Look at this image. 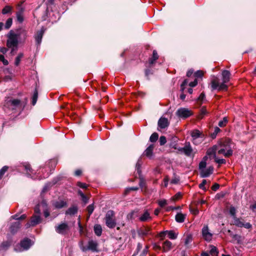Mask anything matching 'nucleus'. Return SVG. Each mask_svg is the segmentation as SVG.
Instances as JSON below:
<instances>
[{
	"label": "nucleus",
	"mask_w": 256,
	"mask_h": 256,
	"mask_svg": "<svg viewBox=\"0 0 256 256\" xmlns=\"http://www.w3.org/2000/svg\"><path fill=\"white\" fill-rule=\"evenodd\" d=\"M158 58V56L156 50H154L152 52V56L149 60V63L150 64H152L154 63L155 61Z\"/></svg>",
	"instance_id": "nucleus-27"
},
{
	"label": "nucleus",
	"mask_w": 256,
	"mask_h": 256,
	"mask_svg": "<svg viewBox=\"0 0 256 256\" xmlns=\"http://www.w3.org/2000/svg\"><path fill=\"white\" fill-rule=\"evenodd\" d=\"M20 226V224L19 221H16L12 224L10 227V230L11 232L14 234L17 232Z\"/></svg>",
	"instance_id": "nucleus-21"
},
{
	"label": "nucleus",
	"mask_w": 256,
	"mask_h": 256,
	"mask_svg": "<svg viewBox=\"0 0 256 256\" xmlns=\"http://www.w3.org/2000/svg\"><path fill=\"white\" fill-rule=\"evenodd\" d=\"M158 204L161 208H164L168 204V202L165 199H162L158 201Z\"/></svg>",
	"instance_id": "nucleus-42"
},
{
	"label": "nucleus",
	"mask_w": 256,
	"mask_h": 256,
	"mask_svg": "<svg viewBox=\"0 0 256 256\" xmlns=\"http://www.w3.org/2000/svg\"><path fill=\"white\" fill-rule=\"evenodd\" d=\"M12 218L16 220H24L26 218V214H22L20 216H18V214H15L12 216Z\"/></svg>",
	"instance_id": "nucleus-48"
},
{
	"label": "nucleus",
	"mask_w": 256,
	"mask_h": 256,
	"mask_svg": "<svg viewBox=\"0 0 256 256\" xmlns=\"http://www.w3.org/2000/svg\"><path fill=\"white\" fill-rule=\"evenodd\" d=\"M44 33V30L42 28L40 30L36 32L34 38L36 44L39 45L41 43L42 40Z\"/></svg>",
	"instance_id": "nucleus-17"
},
{
	"label": "nucleus",
	"mask_w": 256,
	"mask_h": 256,
	"mask_svg": "<svg viewBox=\"0 0 256 256\" xmlns=\"http://www.w3.org/2000/svg\"><path fill=\"white\" fill-rule=\"evenodd\" d=\"M24 166V170H25L26 174L28 176H30L31 174H32V171H33V170H32V168L30 167V166L29 164H25Z\"/></svg>",
	"instance_id": "nucleus-32"
},
{
	"label": "nucleus",
	"mask_w": 256,
	"mask_h": 256,
	"mask_svg": "<svg viewBox=\"0 0 256 256\" xmlns=\"http://www.w3.org/2000/svg\"><path fill=\"white\" fill-rule=\"evenodd\" d=\"M78 193L80 196L84 204H86L88 202V198L86 197L81 190H79Z\"/></svg>",
	"instance_id": "nucleus-43"
},
{
	"label": "nucleus",
	"mask_w": 256,
	"mask_h": 256,
	"mask_svg": "<svg viewBox=\"0 0 256 256\" xmlns=\"http://www.w3.org/2000/svg\"><path fill=\"white\" fill-rule=\"evenodd\" d=\"M176 115L181 118H186L192 114V112L186 108H180L176 112Z\"/></svg>",
	"instance_id": "nucleus-5"
},
{
	"label": "nucleus",
	"mask_w": 256,
	"mask_h": 256,
	"mask_svg": "<svg viewBox=\"0 0 256 256\" xmlns=\"http://www.w3.org/2000/svg\"><path fill=\"white\" fill-rule=\"evenodd\" d=\"M97 246H98L97 242L95 241L92 240H90L88 242V246H82L80 248L82 252H86L88 250H90L92 252H96L97 251Z\"/></svg>",
	"instance_id": "nucleus-7"
},
{
	"label": "nucleus",
	"mask_w": 256,
	"mask_h": 256,
	"mask_svg": "<svg viewBox=\"0 0 256 256\" xmlns=\"http://www.w3.org/2000/svg\"><path fill=\"white\" fill-rule=\"evenodd\" d=\"M232 224L238 227H244L248 229L252 227V225L249 222L244 223L243 220L237 217L233 218Z\"/></svg>",
	"instance_id": "nucleus-6"
},
{
	"label": "nucleus",
	"mask_w": 256,
	"mask_h": 256,
	"mask_svg": "<svg viewBox=\"0 0 256 256\" xmlns=\"http://www.w3.org/2000/svg\"><path fill=\"white\" fill-rule=\"evenodd\" d=\"M169 125L168 120L165 118H161L158 122V126L161 129L167 128Z\"/></svg>",
	"instance_id": "nucleus-15"
},
{
	"label": "nucleus",
	"mask_w": 256,
	"mask_h": 256,
	"mask_svg": "<svg viewBox=\"0 0 256 256\" xmlns=\"http://www.w3.org/2000/svg\"><path fill=\"white\" fill-rule=\"evenodd\" d=\"M94 231L96 235L100 236L102 234V226L99 224L95 225L94 226Z\"/></svg>",
	"instance_id": "nucleus-28"
},
{
	"label": "nucleus",
	"mask_w": 256,
	"mask_h": 256,
	"mask_svg": "<svg viewBox=\"0 0 256 256\" xmlns=\"http://www.w3.org/2000/svg\"><path fill=\"white\" fill-rule=\"evenodd\" d=\"M44 210V216L45 218H48L49 215H50V213L48 211V210H47L46 208H44V209L43 210Z\"/></svg>",
	"instance_id": "nucleus-62"
},
{
	"label": "nucleus",
	"mask_w": 256,
	"mask_h": 256,
	"mask_svg": "<svg viewBox=\"0 0 256 256\" xmlns=\"http://www.w3.org/2000/svg\"><path fill=\"white\" fill-rule=\"evenodd\" d=\"M167 234H168V237L170 239L175 240L177 238L178 234L172 230L167 231Z\"/></svg>",
	"instance_id": "nucleus-34"
},
{
	"label": "nucleus",
	"mask_w": 256,
	"mask_h": 256,
	"mask_svg": "<svg viewBox=\"0 0 256 256\" xmlns=\"http://www.w3.org/2000/svg\"><path fill=\"white\" fill-rule=\"evenodd\" d=\"M227 122H228L227 118H226L224 117V118L222 120H220L219 122L218 126L220 127H224L226 125Z\"/></svg>",
	"instance_id": "nucleus-49"
},
{
	"label": "nucleus",
	"mask_w": 256,
	"mask_h": 256,
	"mask_svg": "<svg viewBox=\"0 0 256 256\" xmlns=\"http://www.w3.org/2000/svg\"><path fill=\"white\" fill-rule=\"evenodd\" d=\"M41 221V218L40 215L35 214L31 218L30 222H27L26 224V228L30 227V226H34L38 224Z\"/></svg>",
	"instance_id": "nucleus-12"
},
{
	"label": "nucleus",
	"mask_w": 256,
	"mask_h": 256,
	"mask_svg": "<svg viewBox=\"0 0 256 256\" xmlns=\"http://www.w3.org/2000/svg\"><path fill=\"white\" fill-rule=\"evenodd\" d=\"M154 148V144H151L145 150V151L144 152V154L148 158H151L152 155V152H153Z\"/></svg>",
	"instance_id": "nucleus-19"
},
{
	"label": "nucleus",
	"mask_w": 256,
	"mask_h": 256,
	"mask_svg": "<svg viewBox=\"0 0 256 256\" xmlns=\"http://www.w3.org/2000/svg\"><path fill=\"white\" fill-rule=\"evenodd\" d=\"M220 187V186L218 184H214L212 187V189L213 190H216Z\"/></svg>",
	"instance_id": "nucleus-63"
},
{
	"label": "nucleus",
	"mask_w": 256,
	"mask_h": 256,
	"mask_svg": "<svg viewBox=\"0 0 256 256\" xmlns=\"http://www.w3.org/2000/svg\"><path fill=\"white\" fill-rule=\"evenodd\" d=\"M220 131V130L218 127L214 128V132L212 134L211 136L212 138H216L217 134Z\"/></svg>",
	"instance_id": "nucleus-52"
},
{
	"label": "nucleus",
	"mask_w": 256,
	"mask_h": 256,
	"mask_svg": "<svg viewBox=\"0 0 256 256\" xmlns=\"http://www.w3.org/2000/svg\"><path fill=\"white\" fill-rule=\"evenodd\" d=\"M186 218V214H183L181 212H178L176 214L175 219L178 222L182 223L184 222Z\"/></svg>",
	"instance_id": "nucleus-25"
},
{
	"label": "nucleus",
	"mask_w": 256,
	"mask_h": 256,
	"mask_svg": "<svg viewBox=\"0 0 256 256\" xmlns=\"http://www.w3.org/2000/svg\"><path fill=\"white\" fill-rule=\"evenodd\" d=\"M206 166V161L202 160L199 164V169L200 172L205 168Z\"/></svg>",
	"instance_id": "nucleus-51"
},
{
	"label": "nucleus",
	"mask_w": 256,
	"mask_h": 256,
	"mask_svg": "<svg viewBox=\"0 0 256 256\" xmlns=\"http://www.w3.org/2000/svg\"><path fill=\"white\" fill-rule=\"evenodd\" d=\"M206 180H203L202 182L199 185L200 188L202 190L204 189V186L206 184Z\"/></svg>",
	"instance_id": "nucleus-59"
},
{
	"label": "nucleus",
	"mask_w": 256,
	"mask_h": 256,
	"mask_svg": "<svg viewBox=\"0 0 256 256\" xmlns=\"http://www.w3.org/2000/svg\"><path fill=\"white\" fill-rule=\"evenodd\" d=\"M138 233L139 236L144 237L151 234V228L148 226H143L138 229Z\"/></svg>",
	"instance_id": "nucleus-11"
},
{
	"label": "nucleus",
	"mask_w": 256,
	"mask_h": 256,
	"mask_svg": "<svg viewBox=\"0 0 256 256\" xmlns=\"http://www.w3.org/2000/svg\"><path fill=\"white\" fill-rule=\"evenodd\" d=\"M210 254L212 256H217L218 253L217 248L214 246H210Z\"/></svg>",
	"instance_id": "nucleus-30"
},
{
	"label": "nucleus",
	"mask_w": 256,
	"mask_h": 256,
	"mask_svg": "<svg viewBox=\"0 0 256 256\" xmlns=\"http://www.w3.org/2000/svg\"><path fill=\"white\" fill-rule=\"evenodd\" d=\"M203 74L204 73L202 70H198L194 74V76L196 78H201Z\"/></svg>",
	"instance_id": "nucleus-57"
},
{
	"label": "nucleus",
	"mask_w": 256,
	"mask_h": 256,
	"mask_svg": "<svg viewBox=\"0 0 256 256\" xmlns=\"http://www.w3.org/2000/svg\"><path fill=\"white\" fill-rule=\"evenodd\" d=\"M16 15L18 21L22 23L24 21V16L22 11H18Z\"/></svg>",
	"instance_id": "nucleus-33"
},
{
	"label": "nucleus",
	"mask_w": 256,
	"mask_h": 256,
	"mask_svg": "<svg viewBox=\"0 0 256 256\" xmlns=\"http://www.w3.org/2000/svg\"><path fill=\"white\" fill-rule=\"evenodd\" d=\"M230 73L227 70H224L222 72V82L220 83L219 79L217 77H214L211 80V87L212 90H226L228 86L226 84L230 79Z\"/></svg>",
	"instance_id": "nucleus-2"
},
{
	"label": "nucleus",
	"mask_w": 256,
	"mask_h": 256,
	"mask_svg": "<svg viewBox=\"0 0 256 256\" xmlns=\"http://www.w3.org/2000/svg\"><path fill=\"white\" fill-rule=\"evenodd\" d=\"M214 161L216 162L219 165L222 164H225L226 163V160L224 158H218L216 156H214Z\"/></svg>",
	"instance_id": "nucleus-41"
},
{
	"label": "nucleus",
	"mask_w": 256,
	"mask_h": 256,
	"mask_svg": "<svg viewBox=\"0 0 256 256\" xmlns=\"http://www.w3.org/2000/svg\"><path fill=\"white\" fill-rule=\"evenodd\" d=\"M38 92L37 90L36 89L34 92L32 98V104L33 106L35 105V104H36L37 100H38Z\"/></svg>",
	"instance_id": "nucleus-37"
},
{
	"label": "nucleus",
	"mask_w": 256,
	"mask_h": 256,
	"mask_svg": "<svg viewBox=\"0 0 256 256\" xmlns=\"http://www.w3.org/2000/svg\"><path fill=\"white\" fill-rule=\"evenodd\" d=\"M158 138V134L156 132L153 133L150 138V140L152 142H156Z\"/></svg>",
	"instance_id": "nucleus-35"
},
{
	"label": "nucleus",
	"mask_w": 256,
	"mask_h": 256,
	"mask_svg": "<svg viewBox=\"0 0 256 256\" xmlns=\"http://www.w3.org/2000/svg\"><path fill=\"white\" fill-rule=\"evenodd\" d=\"M204 140V137L197 138L196 139L194 138V139H192V142L194 144L198 145V144H200L201 142H203Z\"/></svg>",
	"instance_id": "nucleus-46"
},
{
	"label": "nucleus",
	"mask_w": 256,
	"mask_h": 256,
	"mask_svg": "<svg viewBox=\"0 0 256 256\" xmlns=\"http://www.w3.org/2000/svg\"><path fill=\"white\" fill-rule=\"evenodd\" d=\"M78 212V208L76 206H73L70 208L66 212V214L70 215H74Z\"/></svg>",
	"instance_id": "nucleus-26"
},
{
	"label": "nucleus",
	"mask_w": 256,
	"mask_h": 256,
	"mask_svg": "<svg viewBox=\"0 0 256 256\" xmlns=\"http://www.w3.org/2000/svg\"><path fill=\"white\" fill-rule=\"evenodd\" d=\"M172 248V244L168 240H166L162 244V251L164 252H167L170 250Z\"/></svg>",
	"instance_id": "nucleus-22"
},
{
	"label": "nucleus",
	"mask_w": 256,
	"mask_h": 256,
	"mask_svg": "<svg viewBox=\"0 0 256 256\" xmlns=\"http://www.w3.org/2000/svg\"><path fill=\"white\" fill-rule=\"evenodd\" d=\"M153 248L155 250H161V246L157 244H154Z\"/></svg>",
	"instance_id": "nucleus-61"
},
{
	"label": "nucleus",
	"mask_w": 256,
	"mask_h": 256,
	"mask_svg": "<svg viewBox=\"0 0 256 256\" xmlns=\"http://www.w3.org/2000/svg\"><path fill=\"white\" fill-rule=\"evenodd\" d=\"M236 208L232 206H230L229 208V212L230 214L232 216V218H234L236 216Z\"/></svg>",
	"instance_id": "nucleus-38"
},
{
	"label": "nucleus",
	"mask_w": 256,
	"mask_h": 256,
	"mask_svg": "<svg viewBox=\"0 0 256 256\" xmlns=\"http://www.w3.org/2000/svg\"><path fill=\"white\" fill-rule=\"evenodd\" d=\"M0 61L2 62L4 66H7L8 64V60L4 58L2 54H0Z\"/></svg>",
	"instance_id": "nucleus-55"
},
{
	"label": "nucleus",
	"mask_w": 256,
	"mask_h": 256,
	"mask_svg": "<svg viewBox=\"0 0 256 256\" xmlns=\"http://www.w3.org/2000/svg\"><path fill=\"white\" fill-rule=\"evenodd\" d=\"M192 241V236L190 235L187 236L186 238L185 242H184L185 245H186V246L188 245Z\"/></svg>",
	"instance_id": "nucleus-56"
},
{
	"label": "nucleus",
	"mask_w": 256,
	"mask_h": 256,
	"mask_svg": "<svg viewBox=\"0 0 256 256\" xmlns=\"http://www.w3.org/2000/svg\"><path fill=\"white\" fill-rule=\"evenodd\" d=\"M216 146L218 154H222L225 158H230L233 154L234 144L230 138H221L218 141Z\"/></svg>",
	"instance_id": "nucleus-1"
},
{
	"label": "nucleus",
	"mask_w": 256,
	"mask_h": 256,
	"mask_svg": "<svg viewBox=\"0 0 256 256\" xmlns=\"http://www.w3.org/2000/svg\"><path fill=\"white\" fill-rule=\"evenodd\" d=\"M202 235L204 240L207 242H210L212 240V234L210 232L208 226L203 227Z\"/></svg>",
	"instance_id": "nucleus-9"
},
{
	"label": "nucleus",
	"mask_w": 256,
	"mask_h": 256,
	"mask_svg": "<svg viewBox=\"0 0 256 256\" xmlns=\"http://www.w3.org/2000/svg\"><path fill=\"white\" fill-rule=\"evenodd\" d=\"M151 220L152 217L148 210H145L144 213L139 218V220L142 222L150 220Z\"/></svg>",
	"instance_id": "nucleus-16"
},
{
	"label": "nucleus",
	"mask_w": 256,
	"mask_h": 256,
	"mask_svg": "<svg viewBox=\"0 0 256 256\" xmlns=\"http://www.w3.org/2000/svg\"><path fill=\"white\" fill-rule=\"evenodd\" d=\"M159 142L160 146L164 145L166 142V138L164 136H160Z\"/></svg>",
	"instance_id": "nucleus-50"
},
{
	"label": "nucleus",
	"mask_w": 256,
	"mask_h": 256,
	"mask_svg": "<svg viewBox=\"0 0 256 256\" xmlns=\"http://www.w3.org/2000/svg\"><path fill=\"white\" fill-rule=\"evenodd\" d=\"M205 99V94L204 92L201 93L197 99V102L199 105H201Z\"/></svg>",
	"instance_id": "nucleus-36"
},
{
	"label": "nucleus",
	"mask_w": 256,
	"mask_h": 256,
	"mask_svg": "<svg viewBox=\"0 0 256 256\" xmlns=\"http://www.w3.org/2000/svg\"><path fill=\"white\" fill-rule=\"evenodd\" d=\"M192 138H197L204 137V134L198 130H195L192 131L191 133Z\"/></svg>",
	"instance_id": "nucleus-24"
},
{
	"label": "nucleus",
	"mask_w": 256,
	"mask_h": 256,
	"mask_svg": "<svg viewBox=\"0 0 256 256\" xmlns=\"http://www.w3.org/2000/svg\"><path fill=\"white\" fill-rule=\"evenodd\" d=\"M213 172L214 167L212 166H210L207 168L202 170L200 172V176L202 178H206L212 174Z\"/></svg>",
	"instance_id": "nucleus-14"
},
{
	"label": "nucleus",
	"mask_w": 256,
	"mask_h": 256,
	"mask_svg": "<svg viewBox=\"0 0 256 256\" xmlns=\"http://www.w3.org/2000/svg\"><path fill=\"white\" fill-rule=\"evenodd\" d=\"M12 23V18H8L6 21L5 28L6 29H8L11 26Z\"/></svg>",
	"instance_id": "nucleus-47"
},
{
	"label": "nucleus",
	"mask_w": 256,
	"mask_h": 256,
	"mask_svg": "<svg viewBox=\"0 0 256 256\" xmlns=\"http://www.w3.org/2000/svg\"><path fill=\"white\" fill-rule=\"evenodd\" d=\"M198 84V80L196 79H195L194 80V81L192 82H190V84H189V86H190V87H194L195 86H196Z\"/></svg>",
	"instance_id": "nucleus-60"
},
{
	"label": "nucleus",
	"mask_w": 256,
	"mask_h": 256,
	"mask_svg": "<svg viewBox=\"0 0 256 256\" xmlns=\"http://www.w3.org/2000/svg\"><path fill=\"white\" fill-rule=\"evenodd\" d=\"M8 166H3L0 170V180L2 178L6 172L8 170Z\"/></svg>",
	"instance_id": "nucleus-44"
},
{
	"label": "nucleus",
	"mask_w": 256,
	"mask_h": 256,
	"mask_svg": "<svg viewBox=\"0 0 256 256\" xmlns=\"http://www.w3.org/2000/svg\"><path fill=\"white\" fill-rule=\"evenodd\" d=\"M77 186L82 188H86L88 186L86 184L81 182H78L77 183Z\"/></svg>",
	"instance_id": "nucleus-58"
},
{
	"label": "nucleus",
	"mask_w": 256,
	"mask_h": 256,
	"mask_svg": "<svg viewBox=\"0 0 256 256\" xmlns=\"http://www.w3.org/2000/svg\"><path fill=\"white\" fill-rule=\"evenodd\" d=\"M12 105L16 107L20 104V100L18 99H14L10 101Z\"/></svg>",
	"instance_id": "nucleus-53"
},
{
	"label": "nucleus",
	"mask_w": 256,
	"mask_h": 256,
	"mask_svg": "<svg viewBox=\"0 0 256 256\" xmlns=\"http://www.w3.org/2000/svg\"><path fill=\"white\" fill-rule=\"evenodd\" d=\"M12 7L9 6H6L2 10V14H4L10 13L12 10Z\"/></svg>",
	"instance_id": "nucleus-39"
},
{
	"label": "nucleus",
	"mask_w": 256,
	"mask_h": 256,
	"mask_svg": "<svg viewBox=\"0 0 256 256\" xmlns=\"http://www.w3.org/2000/svg\"><path fill=\"white\" fill-rule=\"evenodd\" d=\"M23 56L24 54L22 53H20L18 54V56L16 57L15 60L14 64L16 66H18L20 64V62L22 58H23Z\"/></svg>",
	"instance_id": "nucleus-40"
},
{
	"label": "nucleus",
	"mask_w": 256,
	"mask_h": 256,
	"mask_svg": "<svg viewBox=\"0 0 256 256\" xmlns=\"http://www.w3.org/2000/svg\"><path fill=\"white\" fill-rule=\"evenodd\" d=\"M66 202L64 200H60L56 202L54 204V206L57 208H61L66 206Z\"/></svg>",
	"instance_id": "nucleus-29"
},
{
	"label": "nucleus",
	"mask_w": 256,
	"mask_h": 256,
	"mask_svg": "<svg viewBox=\"0 0 256 256\" xmlns=\"http://www.w3.org/2000/svg\"><path fill=\"white\" fill-rule=\"evenodd\" d=\"M183 153L188 156H191L193 150L190 144V142L186 143L185 146H184V149Z\"/></svg>",
	"instance_id": "nucleus-18"
},
{
	"label": "nucleus",
	"mask_w": 256,
	"mask_h": 256,
	"mask_svg": "<svg viewBox=\"0 0 256 256\" xmlns=\"http://www.w3.org/2000/svg\"><path fill=\"white\" fill-rule=\"evenodd\" d=\"M56 232L64 234L68 230V226L66 223H62L55 227Z\"/></svg>",
	"instance_id": "nucleus-13"
},
{
	"label": "nucleus",
	"mask_w": 256,
	"mask_h": 256,
	"mask_svg": "<svg viewBox=\"0 0 256 256\" xmlns=\"http://www.w3.org/2000/svg\"><path fill=\"white\" fill-rule=\"evenodd\" d=\"M16 34L18 36V38L20 42H24L28 37V32L26 30L20 28L16 31Z\"/></svg>",
	"instance_id": "nucleus-10"
},
{
	"label": "nucleus",
	"mask_w": 256,
	"mask_h": 256,
	"mask_svg": "<svg viewBox=\"0 0 256 256\" xmlns=\"http://www.w3.org/2000/svg\"><path fill=\"white\" fill-rule=\"evenodd\" d=\"M218 153V149L216 146V144L214 145L212 148H209L207 150V154L209 156H213L214 158L215 156H216V152Z\"/></svg>",
	"instance_id": "nucleus-23"
},
{
	"label": "nucleus",
	"mask_w": 256,
	"mask_h": 256,
	"mask_svg": "<svg viewBox=\"0 0 256 256\" xmlns=\"http://www.w3.org/2000/svg\"><path fill=\"white\" fill-rule=\"evenodd\" d=\"M42 208L43 210L44 208H47L46 202L44 201H42L40 204H38L34 208V212L36 214H40V208Z\"/></svg>",
	"instance_id": "nucleus-20"
},
{
	"label": "nucleus",
	"mask_w": 256,
	"mask_h": 256,
	"mask_svg": "<svg viewBox=\"0 0 256 256\" xmlns=\"http://www.w3.org/2000/svg\"><path fill=\"white\" fill-rule=\"evenodd\" d=\"M207 113L205 107H202L200 110L198 118L202 119L203 118L204 115Z\"/></svg>",
	"instance_id": "nucleus-45"
},
{
	"label": "nucleus",
	"mask_w": 256,
	"mask_h": 256,
	"mask_svg": "<svg viewBox=\"0 0 256 256\" xmlns=\"http://www.w3.org/2000/svg\"><path fill=\"white\" fill-rule=\"evenodd\" d=\"M8 40L6 42V46L8 48H12V52L16 48L20 42L18 38V34L10 30L8 34Z\"/></svg>",
	"instance_id": "nucleus-3"
},
{
	"label": "nucleus",
	"mask_w": 256,
	"mask_h": 256,
	"mask_svg": "<svg viewBox=\"0 0 256 256\" xmlns=\"http://www.w3.org/2000/svg\"><path fill=\"white\" fill-rule=\"evenodd\" d=\"M182 198V194L181 192H177L174 196H172L170 199V201L171 202H176L180 200Z\"/></svg>",
	"instance_id": "nucleus-31"
},
{
	"label": "nucleus",
	"mask_w": 256,
	"mask_h": 256,
	"mask_svg": "<svg viewBox=\"0 0 256 256\" xmlns=\"http://www.w3.org/2000/svg\"><path fill=\"white\" fill-rule=\"evenodd\" d=\"M82 171L80 170H77L74 172V175L76 176H80L82 174Z\"/></svg>",
	"instance_id": "nucleus-64"
},
{
	"label": "nucleus",
	"mask_w": 256,
	"mask_h": 256,
	"mask_svg": "<svg viewBox=\"0 0 256 256\" xmlns=\"http://www.w3.org/2000/svg\"><path fill=\"white\" fill-rule=\"evenodd\" d=\"M94 210V204H90L89 205L87 208V210L88 212L89 216H90V214L92 213L93 211Z\"/></svg>",
	"instance_id": "nucleus-54"
},
{
	"label": "nucleus",
	"mask_w": 256,
	"mask_h": 256,
	"mask_svg": "<svg viewBox=\"0 0 256 256\" xmlns=\"http://www.w3.org/2000/svg\"><path fill=\"white\" fill-rule=\"evenodd\" d=\"M106 225L109 228H114L115 227L116 222L114 218V212L112 210H109L106 216Z\"/></svg>",
	"instance_id": "nucleus-4"
},
{
	"label": "nucleus",
	"mask_w": 256,
	"mask_h": 256,
	"mask_svg": "<svg viewBox=\"0 0 256 256\" xmlns=\"http://www.w3.org/2000/svg\"><path fill=\"white\" fill-rule=\"evenodd\" d=\"M32 245L31 240L28 238H25L22 240L20 243V248L18 250L16 247L15 248V250L16 251H22L24 250H28L30 246Z\"/></svg>",
	"instance_id": "nucleus-8"
}]
</instances>
